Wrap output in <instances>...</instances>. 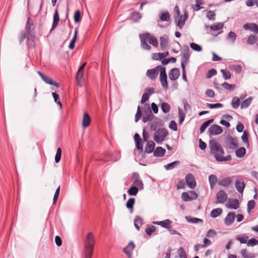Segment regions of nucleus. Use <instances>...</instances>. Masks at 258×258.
Wrapping results in <instances>:
<instances>
[{
  "label": "nucleus",
  "instance_id": "1",
  "mask_svg": "<svg viewBox=\"0 0 258 258\" xmlns=\"http://www.w3.org/2000/svg\"><path fill=\"white\" fill-rule=\"evenodd\" d=\"M27 34V47L28 49L34 47L35 42V26L33 20L28 17L25 27V31Z\"/></svg>",
  "mask_w": 258,
  "mask_h": 258
},
{
  "label": "nucleus",
  "instance_id": "2",
  "mask_svg": "<svg viewBox=\"0 0 258 258\" xmlns=\"http://www.w3.org/2000/svg\"><path fill=\"white\" fill-rule=\"evenodd\" d=\"M93 235L92 232H89L87 235V241L85 243L84 249V258H91L92 256L94 249Z\"/></svg>",
  "mask_w": 258,
  "mask_h": 258
},
{
  "label": "nucleus",
  "instance_id": "3",
  "mask_svg": "<svg viewBox=\"0 0 258 258\" xmlns=\"http://www.w3.org/2000/svg\"><path fill=\"white\" fill-rule=\"evenodd\" d=\"M168 135V132L165 127L155 131L154 134V140L158 144H161Z\"/></svg>",
  "mask_w": 258,
  "mask_h": 258
},
{
  "label": "nucleus",
  "instance_id": "4",
  "mask_svg": "<svg viewBox=\"0 0 258 258\" xmlns=\"http://www.w3.org/2000/svg\"><path fill=\"white\" fill-rule=\"evenodd\" d=\"M165 68V67L161 65L157 66L155 68L148 70L146 72V75L151 80H155L159 73H160V72H161L162 71H164V69Z\"/></svg>",
  "mask_w": 258,
  "mask_h": 258
},
{
  "label": "nucleus",
  "instance_id": "5",
  "mask_svg": "<svg viewBox=\"0 0 258 258\" xmlns=\"http://www.w3.org/2000/svg\"><path fill=\"white\" fill-rule=\"evenodd\" d=\"M149 131H156L163 126V120L159 118L153 116V120L148 123Z\"/></svg>",
  "mask_w": 258,
  "mask_h": 258
},
{
  "label": "nucleus",
  "instance_id": "6",
  "mask_svg": "<svg viewBox=\"0 0 258 258\" xmlns=\"http://www.w3.org/2000/svg\"><path fill=\"white\" fill-rule=\"evenodd\" d=\"M209 147L212 153H213L214 155L216 153L224 154V151L223 149L222 148L220 144L215 140L212 139L210 141Z\"/></svg>",
  "mask_w": 258,
  "mask_h": 258
},
{
  "label": "nucleus",
  "instance_id": "7",
  "mask_svg": "<svg viewBox=\"0 0 258 258\" xmlns=\"http://www.w3.org/2000/svg\"><path fill=\"white\" fill-rule=\"evenodd\" d=\"M225 142L229 148L231 150H235L238 148V142L236 138L233 137L230 135L227 136Z\"/></svg>",
  "mask_w": 258,
  "mask_h": 258
},
{
  "label": "nucleus",
  "instance_id": "8",
  "mask_svg": "<svg viewBox=\"0 0 258 258\" xmlns=\"http://www.w3.org/2000/svg\"><path fill=\"white\" fill-rule=\"evenodd\" d=\"M185 179L187 186L191 189H194L197 186V182L195 176L192 174L189 173L185 175Z\"/></svg>",
  "mask_w": 258,
  "mask_h": 258
},
{
  "label": "nucleus",
  "instance_id": "9",
  "mask_svg": "<svg viewBox=\"0 0 258 258\" xmlns=\"http://www.w3.org/2000/svg\"><path fill=\"white\" fill-rule=\"evenodd\" d=\"M223 132V130L222 127L216 124L211 125L208 129V133L211 137L220 135L222 134Z\"/></svg>",
  "mask_w": 258,
  "mask_h": 258
},
{
  "label": "nucleus",
  "instance_id": "10",
  "mask_svg": "<svg viewBox=\"0 0 258 258\" xmlns=\"http://www.w3.org/2000/svg\"><path fill=\"white\" fill-rule=\"evenodd\" d=\"M159 79L162 85V87L164 90H167L168 89V84L167 82V75L166 72V68L164 71H162L160 73Z\"/></svg>",
  "mask_w": 258,
  "mask_h": 258
},
{
  "label": "nucleus",
  "instance_id": "11",
  "mask_svg": "<svg viewBox=\"0 0 258 258\" xmlns=\"http://www.w3.org/2000/svg\"><path fill=\"white\" fill-rule=\"evenodd\" d=\"M135 247V244L133 241H131L128 244L123 248V251L128 257L133 258V250Z\"/></svg>",
  "mask_w": 258,
  "mask_h": 258
},
{
  "label": "nucleus",
  "instance_id": "12",
  "mask_svg": "<svg viewBox=\"0 0 258 258\" xmlns=\"http://www.w3.org/2000/svg\"><path fill=\"white\" fill-rule=\"evenodd\" d=\"M141 35H143L144 38H147V41H148L149 43L153 46L156 47L158 46V41L157 38L151 35L149 33H143L141 34Z\"/></svg>",
  "mask_w": 258,
  "mask_h": 258
},
{
  "label": "nucleus",
  "instance_id": "13",
  "mask_svg": "<svg viewBox=\"0 0 258 258\" xmlns=\"http://www.w3.org/2000/svg\"><path fill=\"white\" fill-rule=\"evenodd\" d=\"M216 197L217 204H224L228 198L227 195L223 189L218 191Z\"/></svg>",
  "mask_w": 258,
  "mask_h": 258
},
{
  "label": "nucleus",
  "instance_id": "14",
  "mask_svg": "<svg viewBox=\"0 0 258 258\" xmlns=\"http://www.w3.org/2000/svg\"><path fill=\"white\" fill-rule=\"evenodd\" d=\"M188 17V13L186 11H184V14L183 15H181L179 19L174 21L176 23V26L179 27L180 29H182L183 26L185 25V22L187 19Z\"/></svg>",
  "mask_w": 258,
  "mask_h": 258
},
{
  "label": "nucleus",
  "instance_id": "15",
  "mask_svg": "<svg viewBox=\"0 0 258 258\" xmlns=\"http://www.w3.org/2000/svg\"><path fill=\"white\" fill-rule=\"evenodd\" d=\"M133 179V183L137 186L140 187V189H142L144 188V184L143 181L140 180L139 174L137 172H134L132 175Z\"/></svg>",
  "mask_w": 258,
  "mask_h": 258
},
{
  "label": "nucleus",
  "instance_id": "16",
  "mask_svg": "<svg viewBox=\"0 0 258 258\" xmlns=\"http://www.w3.org/2000/svg\"><path fill=\"white\" fill-rule=\"evenodd\" d=\"M60 20L59 16L58 14V11L57 9L56 8L55 11L53 16V22L51 26V29H50L49 33L51 34V32L56 28L57 26L58 22Z\"/></svg>",
  "mask_w": 258,
  "mask_h": 258
},
{
  "label": "nucleus",
  "instance_id": "17",
  "mask_svg": "<svg viewBox=\"0 0 258 258\" xmlns=\"http://www.w3.org/2000/svg\"><path fill=\"white\" fill-rule=\"evenodd\" d=\"M180 71L179 69L174 68L169 71L168 76L171 81H176L179 77Z\"/></svg>",
  "mask_w": 258,
  "mask_h": 258
},
{
  "label": "nucleus",
  "instance_id": "18",
  "mask_svg": "<svg viewBox=\"0 0 258 258\" xmlns=\"http://www.w3.org/2000/svg\"><path fill=\"white\" fill-rule=\"evenodd\" d=\"M236 215L233 212L228 213L224 219V224L226 226H229L233 224L234 222Z\"/></svg>",
  "mask_w": 258,
  "mask_h": 258
},
{
  "label": "nucleus",
  "instance_id": "19",
  "mask_svg": "<svg viewBox=\"0 0 258 258\" xmlns=\"http://www.w3.org/2000/svg\"><path fill=\"white\" fill-rule=\"evenodd\" d=\"M142 17V16L140 12L134 11L130 14V16L127 18V19L131 20L134 23H138Z\"/></svg>",
  "mask_w": 258,
  "mask_h": 258
},
{
  "label": "nucleus",
  "instance_id": "20",
  "mask_svg": "<svg viewBox=\"0 0 258 258\" xmlns=\"http://www.w3.org/2000/svg\"><path fill=\"white\" fill-rule=\"evenodd\" d=\"M155 147V143L153 141L150 140L148 141L146 143L145 148L144 154H150L152 152H154Z\"/></svg>",
  "mask_w": 258,
  "mask_h": 258
},
{
  "label": "nucleus",
  "instance_id": "21",
  "mask_svg": "<svg viewBox=\"0 0 258 258\" xmlns=\"http://www.w3.org/2000/svg\"><path fill=\"white\" fill-rule=\"evenodd\" d=\"M243 28L245 30H250L256 34H258V25L254 23H247L243 25Z\"/></svg>",
  "mask_w": 258,
  "mask_h": 258
},
{
  "label": "nucleus",
  "instance_id": "22",
  "mask_svg": "<svg viewBox=\"0 0 258 258\" xmlns=\"http://www.w3.org/2000/svg\"><path fill=\"white\" fill-rule=\"evenodd\" d=\"M245 187V184L242 178L235 181V188L238 192L242 194Z\"/></svg>",
  "mask_w": 258,
  "mask_h": 258
},
{
  "label": "nucleus",
  "instance_id": "23",
  "mask_svg": "<svg viewBox=\"0 0 258 258\" xmlns=\"http://www.w3.org/2000/svg\"><path fill=\"white\" fill-rule=\"evenodd\" d=\"M160 47L162 50L166 49L169 46L168 36L164 35L160 37Z\"/></svg>",
  "mask_w": 258,
  "mask_h": 258
},
{
  "label": "nucleus",
  "instance_id": "24",
  "mask_svg": "<svg viewBox=\"0 0 258 258\" xmlns=\"http://www.w3.org/2000/svg\"><path fill=\"white\" fill-rule=\"evenodd\" d=\"M239 202L238 199H229L227 207L230 209L236 210L239 208Z\"/></svg>",
  "mask_w": 258,
  "mask_h": 258
},
{
  "label": "nucleus",
  "instance_id": "25",
  "mask_svg": "<svg viewBox=\"0 0 258 258\" xmlns=\"http://www.w3.org/2000/svg\"><path fill=\"white\" fill-rule=\"evenodd\" d=\"M153 223L160 225L165 229H170L172 221L170 219H166L163 221L153 222Z\"/></svg>",
  "mask_w": 258,
  "mask_h": 258
},
{
  "label": "nucleus",
  "instance_id": "26",
  "mask_svg": "<svg viewBox=\"0 0 258 258\" xmlns=\"http://www.w3.org/2000/svg\"><path fill=\"white\" fill-rule=\"evenodd\" d=\"M168 55V51H166L162 53H153L152 54V58L155 60H162L163 58H165Z\"/></svg>",
  "mask_w": 258,
  "mask_h": 258
},
{
  "label": "nucleus",
  "instance_id": "27",
  "mask_svg": "<svg viewBox=\"0 0 258 258\" xmlns=\"http://www.w3.org/2000/svg\"><path fill=\"white\" fill-rule=\"evenodd\" d=\"M224 154L216 153L214 155L215 159L218 162H226L230 161L231 160V156L230 155H228L226 157L223 156Z\"/></svg>",
  "mask_w": 258,
  "mask_h": 258
},
{
  "label": "nucleus",
  "instance_id": "28",
  "mask_svg": "<svg viewBox=\"0 0 258 258\" xmlns=\"http://www.w3.org/2000/svg\"><path fill=\"white\" fill-rule=\"evenodd\" d=\"M166 150L162 147L158 146L154 150L153 155L156 157H162L164 156Z\"/></svg>",
  "mask_w": 258,
  "mask_h": 258
},
{
  "label": "nucleus",
  "instance_id": "29",
  "mask_svg": "<svg viewBox=\"0 0 258 258\" xmlns=\"http://www.w3.org/2000/svg\"><path fill=\"white\" fill-rule=\"evenodd\" d=\"M90 122L91 118L89 114L87 112L84 113L82 120L83 127L85 128L88 127L90 125Z\"/></svg>",
  "mask_w": 258,
  "mask_h": 258
},
{
  "label": "nucleus",
  "instance_id": "30",
  "mask_svg": "<svg viewBox=\"0 0 258 258\" xmlns=\"http://www.w3.org/2000/svg\"><path fill=\"white\" fill-rule=\"evenodd\" d=\"M139 37L141 40L142 47L147 50H151V47L147 43V38L143 37V35H141V34L139 35Z\"/></svg>",
  "mask_w": 258,
  "mask_h": 258
},
{
  "label": "nucleus",
  "instance_id": "31",
  "mask_svg": "<svg viewBox=\"0 0 258 258\" xmlns=\"http://www.w3.org/2000/svg\"><path fill=\"white\" fill-rule=\"evenodd\" d=\"M214 118H211V119H209L205 121H204L202 124V125L200 126V133L201 134H202L203 133L206 128L212 123H213L214 122Z\"/></svg>",
  "mask_w": 258,
  "mask_h": 258
},
{
  "label": "nucleus",
  "instance_id": "32",
  "mask_svg": "<svg viewBox=\"0 0 258 258\" xmlns=\"http://www.w3.org/2000/svg\"><path fill=\"white\" fill-rule=\"evenodd\" d=\"M190 54H186L185 53H181V68H185L186 64L189 61Z\"/></svg>",
  "mask_w": 258,
  "mask_h": 258
},
{
  "label": "nucleus",
  "instance_id": "33",
  "mask_svg": "<svg viewBox=\"0 0 258 258\" xmlns=\"http://www.w3.org/2000/svg\"><path fill=\"white\" fill-rule=\"evenodd\" d=\"M135 203V199L134 198H130L126 203V208L130 210L131 214L133 213V212Z\"/></svg>",
  "mask_w": 258,
  "mask_h": 258
},
{
  "label": "nucleus",
  "instance_id": "34",
  "mask_svg": "<svg viewBox=\"0 0 258 258\" xmlns=\"http://www.w3.org/2000/svg\"><path fill=\"white\" fill-rule=\"evenodd\" d=\"M232 182V180L230 177H225L220 180L218 184L223 187L228 186Z\"/></svg>",
  "mask_w": 258,
  "mask_h": 258
},
{
  "label": "nucleus",
  "instance_id": "35",
  "mask_svg": "<svg viewBox=\"0 0 258 258\" xmlns=\"http://www.w3.org/2000/svg\"><path fill=\"white\" fill-rule=\"evenodd\" d=\"M246 153V150L243 147H240L235 151L236 156L239 158H243L245 155Z\"/></svg>",
  "mask_w": 258,
  "mask_h": 258
},
{
  "label": "nucleus",
  "instance_id": "36",
  "mask_svg": "<svg viewBox=\"0 0 258 258\" xmlns=\"http://www.w3.org/2000/svg\"><path fill=\"white\" fill-rule=\"evenodd\" d=\"M180 164L179 161H175L168 163L164 166V168L166 170H170L177 167Z\"/></svg>",
  "mask_w": 258,
  "mask_h": 258
},
{
  "label": "nucleus",
  "instance_id": "37",
  "mask_svg": "<svg viewBox=\"0 0 258 258\" xmlns=\"http://www.w3.org/2000/svg\"><path fill=\"white\" fill-rule=\"evenodd\" d=\"M139 224L141 226L143 224V220L140 216H136L134 219V226L136 229L139 231L140 227Z\"/></svg>",
  "mask_w": 258,
  "mask_h": 258
},
{
  "label": "nucleus",
  "instance_id": "38",
  "mask_svg": "<svg viewBox=\"0 0 258 258\" xmlns=\"http://www.w3.org/2000/svg\"><path fill=\"white\" fill-rule=\"evenodd\" d=\"M162 112L164 113H167L170 110L171 107L170 105L165 102H161V104H159Z\"/></svg>",
  "mask_w": 258,
  "mask_h": 258
},
{
  "label": "nucleus",
  "instance_id": "39",
  "mask_svg": "<svg viewBox=\"0 0 258 258\" xmlns=\"http://www.w3.org/2000/svg\"><path fill=\"white\" fill-rule=\"evenodd\" d=\"M186 221L190 223L197 224L199 223H202L203 220L196 217H192L190 216L185 217Z\"/></svg>",
  "mask_w": 258,
  "mask_h": 258
},
{
  "label": "nucleus",
  "instance_id": "40",
  "mask_svg": "<svg viewBox=\"0 0 258 258\" xmlns=\"http://www.w3.org/2000/svg\"><path fill=\"white\" fill-rule=\"evenodd\" d=\"M222 213V209L220 208L214 209L212 210L210 216L213 218H216L219 216Z\"/></svg>",
  "mask_w": 258,
  "mask_h": 258
},
{
  "label": "nucleus",
  "instance_id": "41",
  "mask_svg": "<svg viewBox=\"0 0 258 258\" xmlns=\"http://www.w3.org/2000/svg\"><path fill=\"white\" fill-rule=\"evenodd\" d=\"M253 99V98L252 97H249L248 98L245 99L243 100L240 105V108L241 109H245L247 108L250 104H251L252 100Z\"/></svg>",
  "mask_w": 258,
  "mask_h": 258
},
{
  "label": "nucleus",
  "instance_id": "42",
  "mask_svg": "<svg viewBox=\"0 0 258 258\" xmlns=\"http://www.w3.org/2000/svg\"><path fill=\"white\" fill-rule=\"evenodd\" d=\"M77 35L78 28L76 29L74 36L70 42L69 48L70 49H73L75 48V43L77 39Z\"/></svg>",
  "mask_w": 258,
  "mask_h": 258
},
{
  "label": "nucleus",
  "instance_id": "43",
  "mask_svg": "<svg viewBox=\"0 0 258 258\" xmlns=\"http://www.w3.org/2000/svg\"><path fill=\"white\" fill-rule=\"evenodd\" d=\"M160 19L162 22H167L170 20V16L168 11L162 12L159 16Z\"/></svg>",
  "mask_w": 258,
  "mask_h": 258
},
{
  "label": "nucleus",
  "instance_id": "44",
  "mask_svg": "<svg viewBox=\"0 0 258 258\" xmlns=\"http://www.w3.org/2000/svg\"><path fill=\"white\" fill-rule=\"evenodd\" d=\"M217 177L214 174H211L209 176V181L210 185V187L212 189L216 185L217 182Z\"/></svg>",
  "mask_w": 258,
  "mask_h": 258
},
{
  "label": "nucleus",
  "instance_id": "45",
  "mask_svg": "<svg viewBox=\"0 0 258 258\" xmlns=\"http://www.w3.org/2000/svg\"><path fill=\"white\" fill-rule=\"evenodd\" d=\"M139 191V188L137 186H131L127 190V193L130 196H136Z\"/></svg>",
  "mask_w": 258,
  "mask_h": 258
},
{
  "label": "nucleus",
  "instance_id": "46",
  "mask_svg": "<svg viewBox=\"0 0 258 258\" xmlns=\"http://www.w3.org/2000/svg\"><path fill=\"white\" fill-rule=\"evenodd\" d=\"M221 86L226 90L230 91L234 90L236 88V85L230 84L227 82H224L221 84Z\"/></svg>",
  "mask_w": 258,
  "mask_h": 258
},
{
  "label": "nucleus",
  "instance_id": "47",
  "mask_svg": "<svg viewBox=\"0 0 258 258\" xmlns=\"http://www.w3.org/2000/svg\"><path fill=\"white\" fill-rule=\"evenodd\" d=\"M230 68L237 74H240L242 71V68L240 64H231L230 66Z\"/></svg>",
  "mask_w": 258,
  "mask_h": 258
},
{
  "label": "nucleus",
  "instance_id": "48",
  "mask_svg": "<svg viewBox=\"0 0 258 258\" xmlns=\"http://www.w3.org/2000/svg\"><path fill=\"white\" fill-rule=\"evenodd\" d=\"M74 20L76 23H79L81 21L82 16L81 12L79 10L76 11L74 15Z\"/></svg>",
  "mask_w": 258,
  "mask_h": 258
},
{
  "label": "nucleus",
  "instance_id": "49",
  "mask_svg": "<svg viewBox=\"0 0 258 258\" xmlns=\"http://www.w3.org/2000/svg\"><path fill=\"white\" fill-rule=\"evenodd\" d=\"M255 206V202L253 200H251L247 202V213L250 214L251 210L254 209Z\"/></svg>",
  "mask_w": 258,
  "mask_h": 258
},
{
  "label": "nucleus",
  "instance_id": "50",
  "mask_svg": "<svg viewBox=\"0 0 258 258\" xmlns=\"http://www.w3.org/2000/svg\"><path fill=\"white\" fill-rule=\"evenodd\" d=\"M37 73L40 76V77H41V78L42 79V80L45 82V83L46 84H48L49 83H52V82H51V79L49 78L48 77L45 76V75H44L40 71H38L37 72Z\"/></svg>",
  "mask_w": 258,
  "mask_h": 258
},
{
  "label": "nucleus",
  "instance_id": "51",
  "mask_svg": "<svg viewBox=\"0 0 258 258\" xmlns=\"http://www.w3.org/2000/svg\"><path fill=\"white\" fill-rule=\"evenodd\" d=\"M223 24L222 23H216L210 26V29L214 31H217L221 29L223 27Z\"/></svg>",
  "mask_w": 258,
  "mask_h": 258
},
{
  "label": "nucleus",
  "instance_id": "52",
  "mask_svg": "<svg viewBox=\"0 0 258 258\" xmlns=\"http://www.w3.org/2000/svg\"><path fill=\"white\" fill-rule=\"evenodd\" d=\"M257 40V36L255 35H250L247 39V43L249 45H252Z\"/></svg>",
  "mask_w": 258,
  "mask_h": 258
},
{
  "label": "nucleus",
  "instance_id": "53",
  "mask_svg": "<svg viewBox=\"0 0 258 258\" xmlns=\"http://www.w3.org/2000/svg\"><path fill=\"white\" fill-rule=\"evenodd\" d=\"M240 105V99L237 97H234L232 98L231 105L232 107L236 109L239 107Z\"/></svg>",
  "mask_w": 258,
  "mask_h": 258
},
{
  "label": "nucleus",
  "instance_id": "54",
  "mask_svg": "<svg viewBox=\"0 0 258 258\" xmlns=\"http://www.w3.org/2000/svg\"><path fill=\"white\" fill-rule=\"evenodd\" d=\"M189 45L190 48L195 51L200 52L202 50V47L197 43L192 42Z\"/></svg>",
  "mask_w": 258,
  "mask_h": 258
},
{
  "label": "nucleus",
  "instance_id": "55",
  "mask_svg": "<svg viewBox=\"0 0 258 258\" xmlns=\"http://www.w3.org/2000/svg\"><path fill=\"white\" fill-rule=\"evenodd\" d=\"M142 115V109L140 105L137 107V110L135 117V121L138 122L141 118Z\"/></svg>",
  "mask_w": 258,
  "mask_h": 258
},
{
  "label": "nucleus",
  "instance_id": "56",
  "mask_svg": "<svg viewBox=\"0 0 258 258\" xmlns=\"http://www.w3.org/2000/svg\"><path fill=\"white\" fill-rule=\"evenodd\" d=\"M144 142V141H143V140H141L140 141H137L135 142L136 149L139 151V152H143Z\"/></svg>",
  "mask_w": 258,
  "mask_h": 258
},
{
  "label": "nucleus",
  "instance_id": "57",
  "mask_svg": "<svg viewBox=\"0 0 258 258\" xmlns=\"http://www.w3.org/2000/svg\"><path fill=\"white\" fill-rule=\"evenodd\" d=\"M221 72L223 75V77L225 80H228L231 78V75L229 71L228 70H221Z\"/></svg>",
  "mask_w": 258,
  "mask_h": 258
},
{
  "label": "nucleus",
  "instance_id": "58",
  "mask_svg": "<svg viewBox=\"0 0 258 258\" xmlns=\"http://www.w3.org/2000/svg\"><path fill=\"white\" fill-rule=\"evenodd\" d=\"M241 140L244 144L247 145V146H249L248 134L245 130L243 131V135L241 136Z\"/></svg>",
  "mask_w": 258,
  "mask_h": 258
},
{
  "label": "nucleus",
  "instance_id": "59",
  "mask_svg": "<svg viewBox=\"0 0 258 258\" xmlns=\"http://www.w3.org/2000/svg\"><path fill=\"white\" fill-rule=\"evenodd\" d=\"M52 96L54 99V102L60 107V108H62V103L59 100V96L58 94H57L55 92L52 93Z\"/></svg>",
  "mask_w": 258,
  "mask_h": 258
},
{
  "label": "nucleus",
  "instance_id": "60",
  "mask_svg": "<svg viewBox=\"0 0 258 258\" xmlns=\"http://www.w3.org/2000/svg\"><path fill=\"white\" fill-rule=\"evenodd\" d=\"M62 150L59 147L57 148L56 153L55 156V163H58L61 159Z\"/></svg>",
  "mask_w": 258,
  "mask_h": 258
},
{
  "label": "nucleus",
  "instance_id": "61",
  "mask_svg": "<svg viewBox=\"0 0 258 258\" xmlns=\"http://www.w3.org/2000/svg\"><path fill=\"white\" fill-rule=\"evenodd\" d=\"M206 106L210 109L219 108L223 107V104L220 103L214 104L207 103Z\"/></svg>",
  "mask_w": 258,
  "mask_h": 258
},
{
  "label": "nucleus",
  "instance_id": "62",
  "mask_svg": "<svg viewBox=\"0 0 258 258\" xmlns=\"http://www.w3.org/2000/svg\"><path fill=\"white\" fill-rule=\"evenodd\" d=\"M156 230V227L153 225H148L146 229V232L148 235H151Z\"/></svg>",
  "mask_w": 258,
  "mask_h": 258
},
{
  "label": "nucleus",
  "instance_id": "63",
  "mask_svg": "<svg viewBox=\"0 0 258 258\" xmlns=\"http://www.w3.org/2000/svg\"><path fill=\"white\" fill-rule=\"evenodd\" d=\"M217 235V232L214 229H209L206 234V236L209 238H214Z\"/></svg>",
  "mask_w": 258,
  "mask_h": 258
},
{
  "label": "nucleus",
  "instance_id": "64",
  "mask_svg": "<svg viewBox=\"0 0 258 258\" xmlns=\"http://www.w3.org/2000/svg\"><path fill=\"white\" fill-rule=\"evenodd\" d=\"M241 254L243 258H253L254 257L252 253L248 254L246 249H242L241 250Z\"/></svg>",
  "mask_w": 258,
  "mask_h": 258
}]
</instances>
